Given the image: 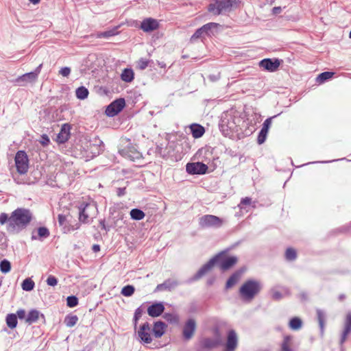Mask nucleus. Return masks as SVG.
Masks as SVG:
<instances>
[{"label":"nucleus","instance_id":"f257e3e1","mask_svg":"<svg viewBox=\"0 0 351 351\" xmlns=\"http://www.w3.org/2000/svg\"><path fill=\"white\" fill-rule=\"evenodd\" d=\"M32 219V215L29 210L19 208L14 210L10 217V227H12V229L17 228L22 230L27 227Z\"/></svg>","mask_w":351,"mask_h":351},{"label":"nucleus","instance_id":"f03ea898","mask_svg":"<svg viewBox=\"0 0 351 351\" xmlns=\"http://www.w3.org/2000/svg\"><path fill=\"white\" fill-rule=\"evenodd\" d=\"M237 121H240L239 118L231 113H223L219 123V128L222 134L224 136H230L234 132H237L239 127Z\"/></svg>","mask_w":351,"mask_h":351},{"label":"nucleus","instance_id":"7ed1b4c3","mask_svg":"<svg viewBox=\"0 0 351 351\" xmlns=\"http://www.w3.org/2000/svg\"><path fill=\"white\" fill-rule=\"evenodd\" d=\"M215 337H205L199 341L198 351H210L222 345L223 340L218 328L214 329Z\"/></svg>","mask_w":351,"mask_h":351},{"label":"nucleus","instance_id":"20e7f679","mask_svg":"<svg viewBox=\"0 0 351 351\" xmlns=\"http://www.w3.org/2000/svg\"><path fill=\"white\" fill-rule=\"evenodd\" d=\"M261 289V283L255 280H247L241 287L239 293L244 300H252Z\"/></svg>","mask_w":351,"mask_h":351},{"label":"nucleus","instance_id":"39448f33","mask_svg":"<svg viewBox=\"0 0 351 351\" xmlns=\"http://www.w3.org/2000/svg\"><path fill=\"white\" fill-rule=\"evenodd\" d=\"M213 258H217L215 265L221 271H225L232 267L238 261L234 256H228L226 251H221L217 254Z\"/></svg>","mask_w":351,"mask_h":351},{"label":"nucleus","instance_id":"423d86ee","mask_svg":"<svg viewBox=\"0 0 351 351\" xmlns=\"http://www.w3.org/2000/svg\"><path fill=\"white\" fill-rule=\"evenodd\" d=\"M236 1L237 0H215L214 3L208 5V10L214 15H219L222 11L231 8Z\"/></svg>","mask_w":351,"mask_h":351},{"label":"nucleus","instance_id":"0eeeda50","mask_svg":"<svg viewBox=\"0 0 351 351\" xmlns=\"http://www.w3.org/2000/svg\"><path fill=\"white\" fill-rule=\"evenodd\" d=\"M43 64H40L34 71L26 73L19 76L15 80V82L19 86H25L28 83L35 82L41 71Z\"/></svg>","mask_w":351,"mask_h":351},{"label":"nucleus","instance_id":"6e6552de","mask_svg":"<svg viewBox=\"0 0 351 351\" xmlns=\"http://www.w3.org/2000/svg\"><path fill=\"white\" fill-rule=\"evenodd\" d=\"M15 165L18 173L25 174L29 168V160L25 151H18L15 156Z\"/></svg>","mask_w":351,"mask_h":351},{"label":"nucleus","instance_id":"1a4fd4ad","mask_svg":"<svg viewBox=\"0 0 351 351\" xmlns=\"http://www.w3.org/2000/svg\"><path fill=\"white\" fill-rule=\"evenodd\" d=\"M77 208L79 210V221L83 223H88L89 222L90 212L97 209L95 204L86 202L80 203Z\"/></svg>","mask_w":351,"mask_h":351},{"label":"nucleus","instance_id":"9d476101","mask_svg":"<svg viewBox=\"0 0 351 351\" xmlns=\"http://www.w3.org/2000/svg\"><path fill=\"white\" fill-rule=\"evenodd\" d=\"M222 224V220L215 215H206L199 219V225L202 228H218Z\"/></svg>","mask_w":351,"mask_h":351},{"label":"nucleus","instance_id":"9b49d317","mask_svg":"<svg viewBox=\"0 0 351 351\" xmlns=\"http://www.w3.org/2000/svg\"><path fill=\"white\" fill-rule=\"evenodd\" d=\"M125 106L124 98H119L111 102L106 109V114L109 117L118 114Z\"/></svg>","mask_w":351,"mask_h":351},{"label":"nucleus","instance_id":"f8f14e48","mask_svg":"<svg viewBox=\"0 0 351 351\" xmlns=\"http://www.w3.org/2000/svg\"><path fill=\"white\" fill-rule=\"evenodd\" d=\"M119 153L122 156L129 158L132 161H135L136 160H138L142 158V154L140 153L136 147L130 143L128 142V145L119 150Z\"/></svg>","mask_w":351,"mask_h":351},{"label":"nucleus","instance_id":"ddd939ff","mask_svg":"<svg viewBox=\"0 0 351 351\" xmlns=\"http://www.w3.org/2000/svg\"><path fill=\"white\" fill-rule=\"evenodd\" d=\"M208 166L202 162H189L186 165V171L190 175H204L208 171Z\"/></svg>","mask_w":351,"mask_h":351},{"label":"nucleus","instance_id":"4468645a","mask_svg":"<svg viewBox=\"0 0 351 351\" xmlns=\"http://www.w3.org/2000/svg\"><path fill=\"white\" fill-rule=\"evenodd\" d=\"M282 62V60L278 58H265L259 62V66L269 72H275Z\"/></svg>","mask_w":351,"mask_h":351},{"label":"nucleus","instance_id":"2eb2a0df","mask_svg":"<svg viewBox=\"0 0 351 351\" xmlns=\"http://www.w3.org/2000/svg\"><path fill=\"white\" fill-rule=\"evenodd\" d=\"M151 331H152V330L148 322H145L140 326L138 331V336L141 342L148 344L152 341Z\"/></svg>","mask_w":351,"mask_h":351},{"label":"nucleus","instance_id":"dca6fc26","mask_svg":"<svg viewBox=\"0 0 351 351\" xmlns=\"http://www.w3.org/2000/svg\"><path fill=\"white\" fill-rule=\"evenodd\" d=\"M196 329V322L193 319H189L184 324L182 330L183 338L185 340L191 339Z\"/></svg>","mask_w":351,"mask_h":351},{"label":"nucleus","instance_id":"f3484780","mask_svg":"<svg viewBox=\"0 0 351 351\" xmlns=\"http://www.w3.org/2000/svg\"><path fill=\"white\" fill-rule=\"evenodd\" d=\"M58 221L59 225L62 226L64 233H69L71 231L76 230L80 227L79 223H75L74 225L69 224L66 216L63 214H59L58 215Z\"/></svg>","mask_w":351,"mask_h":351},{"label":"nucleus","instance_id":"a211bd4d","mask_svg":"<svg viewBox=\"0 0 351 351\" xmlns=\"http://www.w3.org/2000/svg\"><path fill=\"white\" fill-rule=\"evenodd\" d=\"M238 344V338L234 330H230L227 335V341L224 351H234Z\"/></svg>","mask_w":351,"mask_h":351},{"label":"nucleus","instance_id":"6ab92c4d","mask_svg":"<svg viewBox=\"0 0 351 351\" xmlns=\"http://www.w3.org/2000/svg\"><path fill=\"white\" fill-rule=\"evenodd\" d=\"M217 258H212L206 264L202 266V267L197 271V273L193 277V280H197L201 278L206 273H208L214 266H216L215 261Z\"/></svg>","mask_w":351,"mask_h":351},{"label":"nucleus","instance_id":"aec40b11","mask_svg":"<svg viewBox=\"0 0 351 351\" xmlns=\"http://www.w3.org/2000/svg\"><path fill=\"white\" fill-rule=\"evenodd\" d=\"M165 311V306L162 302H156L147 308V313L152 317L161 315Z\"/></svg>","mask_w":351,"mask_h":351},{"label":"nucleus","instance_id":"412c9836","mask_svg":"<svg viewBox=\"0 0 351 351\" xmlns=\"http://www.w3.org/2000/svg\"><path fill=\"white\" fill-rule=\"evenodd\" d=\"M159 27L158 22L156 19L152 18H147L144 19L141 24V29L145 32H150L157 29Z\"/></svg>","mask_w":351,"mask_h":351},{"label":"nucleus","instance_id":"4be33fe9","mask_svg":"<svg viewBox=\"0 0 351 351\" xmlns=\"http://www.w3.org/2000/svg\"><path fill=\"white\" fill-rule=\"evenodd\" d=\"M178 285L177 280L168 278L165 280L162 283L159 284L156 286L154 292L168 291H171L174 289Z\"/></svg>","mask_w":351,"mask_h":351},{"label":"nucleus","instance_id":"5701e85b","mask_svg":"<svg viewBox=\"0 0 351 351\" xmlns=\"http://www.w3.org/2000/svg\"><path fill=\"white\" fill-rule=\"evenodd\" d=\"M70 130L71 125L69 123L63 124L57 136V141L62 144L66 143L70 137Z\"/></svg>","mask_w":351,"mask_h":351},{"label":"nucleus","instance_id":"b1692460","mask_svg":"<svg viewBox=\"0 0 351 351\" xmlns=\"http://www.w3.org/2000/svg\"><path fill=\"white\" fill-rule=\"evenodd\" d=\"M167 325L162 321L155 322L152 329L153 334L156 338L161 337L165 332Z\"/></svg>","mask_w":351,"mask_h":351},{"label":"nucleus","instance_id":"393cba45","mask_svg":"<svg viewBox=\"0 0 351 351\" xmlns=\"http://www.w3.org/2000/svg\"><path fill=\"white\" fill-rule=\"evenodd\" d=\"M351 332V313H348L346 315L345 321L344 330L341 334L340 339V344H343L347 339L348 335Z\"/></svg>","mask_w":351,"mask_h":351},{"label":"nucleus","instance_id":"a878e982","mask_svg":"<svg viewBox=\"0 0 351 351\" xmlns=\"http://www.w3.org/2000/svg\"><path fill=\"white\" fill-rule=\"evenodd\" d=\"M190 130L192 136L195 138H199L202 137L205 133V128L198 123H193L190 125Z\"/></svg>","mask_w":351,"mask_h":351},{"label":"nucleus","instance_id":"bb28decb","mask_svg":"<svg viewBox=\"0 0 351 351\" xmlns=\"http://www.w3.org/2000/svg\"><path fill=\"white\" fill-rule=\"evenodd\" d=\"M219 25L216 23H208L202 26L205 35L209 37L215 35Z\"/></svg>","mask_w":351,"mask_h":351},{"label":"nucleus","instance_id":"cd10ccee","mask_svg":"<svg viewBox=\"0 0 351 351\" xmlns=\"http://www.w3.org/2000/svg\"><path fill=\"white\" fill-rule=\"evenodd\" d=\"M317 317L319 323L321 335H323L324 332L325 319L326 317V313L319 308L316 310Z\"/></svg>","mask_w":351,"mask_h":351},{"label":"nucleus","instance_id":"c85d7f7f","mask_svg":"<svg viewBox=\"0 0 351 351\" xmlns=\"http://www.w3.org/2000/svg\"><path fill=\"white\" fill-rule=\"evenodd\" d=\"M50 234L49 230L46 227H40L38 228V235H32V240H40L43 241L45 239L49 237Z\"/></svg>","mask_w":351,"mask_h":351},{"label":"nucleus","instance_id":"c756f323","mask_svg":"<svg viewBox=\"0 0 351 351\" xmlns=\"http://www.w3.org/2000/svg\"><path fill=\"white\" fill-rule=\"evenodd\" d=\"M280 288L285 293H288L289 290L285 287H275L271 289V298L274 300L278 301L280 300L283 298V294L282 292L278 291L277 288Z\"/></svg>","mask_w":351,"mask_h":351},{"label":"nucleus","instance_id":"7c9ffc66","mask_svg":"<svg viewBox=\"0 0 351 351\" xmlns=\"http://www.w3.org/2000/svg\"><path fill=\"white\" fill-rule=\"evenodd\" d=\"M134 77V73L132 69L125 68L123 70L121 75V79L125 82H131L133 81Z\"/></svg>","mask_w":351,"mask_h":351},{"label":"nucleus","instance_id":"2f4dec72","mask_svg":"<svg viewBox=\"0 0 351 351\" xmlns=\"http://www.w3.org/2000/svg\"><path fill=\"white\" fill-rule=\"evenodd\" d=\"M130 217L133 220L139 221L143 219L145 214V213L140 208H132L130 212Z\"/></svg>","mask_w":351,"mask_h":351},{"label":"nucleus","instance_id":"473e14b6","mask_svg":"<svg viewBox=\"0 0 351 351\" xmlns=\"http://www.w3.org/2000/svg\"><path fill=\"white\" fill-rule=\"evenodd\" d=\"M78 321V317L76 315L68 314L64 319V323L67 327L74 326Z\"/></svg>","mask_w":351,"mask_h":351},{"label":"nucleus","instance_id":"72a5a7b5","mask_svg":"<svg viewBox=\"0 0 351 351\" xmlns=\"http://www.w3.org/2000/svg\"><path fill=\"white\" fill-rule=\"evenodd\" d=\"M40 312L36 309L31 310L27 314L25 322L29 324L36 322L39 317Z\"/></svg>","mask_w":351,"mask_h":351},{"label":"nucleus","instance_id":"f704fd0d","mask_svg":"<svg viewBox=\"0 0 351 351\" xmlns=\"http://www.w3.org/2000/svg\"><path fill=\"white\" fill-rule=\"evenodd\" d=\"M240 277V273L239 271H236L233 273L229 278L227 280L226 284V289H228L233 287L239 280Z\"/></svg>","mask_w":351,"mask_h":351},{"label":"nucleus","instance_id":"c9c22d12","mask_svg":"<svg viewBox=\"0 0 351 351\" xmlns=\"http://www.w3.org/2000/svg\"><path fill=\"white\" fill-rule=\"evenodd\" d=\"M88 94V90L84 86L78 87L75 90L76 97L81 100L86 99Z\"/></svg>","mask_w":351,"mask_h":351},{"label":"nucleus","instance_id":"e433bc0d","mask_svg":"<svg viewBox=\"0 0 351 351\" xmlns=\"http://www.w3.org/2000/svg\"><path fill=\"white\" fill-rule=\"evenodd\" d=\"M6 324L10 328H15L18 324L16 315L14 313L8 314L6 317Z\"/></svg>","mask_w":351,"mask_h":351},{"label":"nucleus","instance_id":"4c0bfd02","mask_svg":"<svg viewBox=\"0 0 351 351\" xmlns=\"http://www.w3.org/2000/svg\"><path fill=\"white\" fill-rule=\"evenodd\" d=\"M334 75L333 72L325 71L319 74L316 78V82L319 84H322L330 79Z\"/></svg>","mask_w":351,"mask_h":351},{"label":"nucleus","instance_id":"58836bf2","mask_svg":"<svg viewBox=\"0 0 351 351\" xmlns=\"http://www.w3.org/2000/svg\"><path fill=\"white\" fill-rule=\"evenodd\" d=\"M302 325V322L300 318L298 317H293L290 319L289 326L291 329L294 330H299Z\"/></svg>","mask_w":351,"mask_h":351},{"label":"nucleus","instance_id":"ea45409f","mask_svg":"<svg viewBox=\"0 0 351 351\" xmlns=\"http://www.w3.org/2000/svg\"><path fill=\"white\" fill-rule=\"evenodd\" d=\"M292 337L290 335H287L284 337L283 341L281 344V350L282 351H293L291 348V341Z\"/></svg>","mask_w":351,"mask_h":351},{"label":"nucleus","instance_id":"a19ab883","mask_svg":"<svg viewBox=\"0 0 351 351\" xmlns=\"http://www.w3.org/2000/svg\"><path fill=\"white\" fill-rule=\"evenodd\" d=\"M34 287V282L29 278H25L21 284V287L23 290L25 291H30L33 290Z\"/></svg>","mask_w":351,"mask_h":351},{"label":"nucleus","instance_id":"79ce46f5","mask_svg":"<svg viewBox=\"0 0 351 351\" xmlns=\"http://www.w3.org/2000/svg\"><path fill=\"white\" fill-rule=\"evenodd\" d=\"M134 287L133 285H128L122 288L121 293L125 297H130L134 294Z\"/></svg>","mask_w":351,"mask_h":351},{"label":"nucleus","instance_id":"37998d69","mask_svg":"<svg viewBox=\"0 0 351 351\" xmlns=\"http://www.w3.org/2000/svg\"><path fill=\"white\" fill-rule=\"evenodd\" d=\"M11 270V263L7 259H3L0 262V271L3 274H7Z\"/></svg>","mask_w":351,"mask_h":351},{"label":"nucleus","instance_id":"c03bdc74","mask_svg":"<svg viewBox=\"0 0 351 351\" xmlns=\"http://www.w3.org/2000/svg\"><path fill=\"white\" fill-rule=\"evenodd\" d=\"M117 28H114L112 29H109L105 32H99L97 34L98 38H108L111 36H115L117 34Z\"/></svg>","mask_w":351,"mask_h":351},{"label":"nucleus","instance_id":"a18cd8bd","mask_svg":"<svg viewBox=\"0 0 351 351\" xmlns=\"http://www.w3.org/2000/svg\"><path fill=\"white\" fill-rule=\"evenodd\" d=\"M164 319L171 324H177L178 322V316L173 313H165L163 315Z\"/></svg>","mask_w":351,"mask_h":351},{"label":"nucleus","instance_id":"49530a36","mask_svg":"<svg viewBox=\"0 0 351 351\" xmlns=\"http://www.w3.org/2000/svg\"><path fill=\"white\" fill-rule=\"evenodd\" d=\"M205 36V33L202 26L201 27L196 29L195 33L191 36L190 41L193 43L197 39L203 38Z\"/></svg>","mask_w":351,"mask_h":351},{"label":"nucleus","instance_id":"de8ad7c7","mask_svg":"<svg viewBox=\"0 0 351 351\" xmlns=\"http://www.w3.org/2000/svg\"><path fill=\"white\" fill-rule=\"evenodd\" d=\"M285 258L287 261H295L297 258L296 251L291 247L287 248L285 252Z\"/></svg>","mask_w":351,"mask_h":351},{"label":"nucleus","instance_id":"09e8293b","mask_svg":"<svg viewBox=\"0 0 351 351\" xmlns=\"http://www.w3.org/2000/svg\"><path fill=\"white\" fill-rule=\"evenodd\" d=\"M78 304V298L75 295H69L66 298V305L70 308L75 307Z\"/></svg>","mask_w":351,"mask_h":351},{"label":"nucleus","instance_id":"8fccbe9b","mask_svg":"<svg viewBox=\"0 0 351 351\" xmlns=\"http://www.w3.org/2000/svg\"><path fill=\"white\" fill-rule=\"evenodd\" d=\"M143 312V309L141 308V306L138 307L135 310L134 315V318H133V322H134V328H136L138 321L139 320V319L142 316Z\"/></svg>","mask_w":351,"mask_h":351},{"label":"nucleus","instance_id":"3c124183","mask_svg":"<svg viewBox=\"0 0 351 351\" xmlns=\"http://www.w3.org/2000/svg\"><path fill=\"white\" fill-rule=\"evenodd\" d=\"M149 60L145 58H141L137 62V67L140 70L145 69L149 65Z\"/></svg>","mask_w":351,"mask_h":351},{"label":"nucleus","instance_id":"603ef678","mask_svg":"<svg viewBox=\"0 0 351 351\" xmlns=\"http://www.w3.org/2000/svg\"><path fill=\"white\" fill-rule=\"evenodd\" d=\"M267 133L268 132L261 130L257 137L258 144L261 145L265 141Z\"/></svg>","mask_w":351,"mask_h":351},{"label":"nucleus","instance_id":"864d4df0","mask_svg":"<svg viewBox=\"0 0 351 351\" xmlns=\"http://www.w3.org/2000/svg\"><path fill=\"white\" fill-rule=\"evenodd\" d=\"M46 282L49 286L55 287L58 285V280L56 276L49 275L47 278Z\"/></svg>","mask_w":351,"mask_h":351},{"label":"nucleus","instance_id":"5fc2aeb1","mask_svg":"<svg viewBox=\"0 0 351 351\" xmlns=\"http://www.w3.org/2000/svg\"><path fill=\"white\" fill-rule=\"evenodd\" d=\"M252 202L251 197H245L241 199V202L239 204V207L240 208V209H243L245 208V206L251 205Z\"/></svg>","mask_w":351,"mask_h":351},{"label":"nucleus","instance_id":"6e6d98bb","mask_svg":"<svg viewBox=\"0 0 351 351\" xmlns=\"http://www.w3.org/2000/svg\"><path fill=\"white\" fill-rule=\"evenodd\" d=\"M276 117V116H274V117L266 119L265 120V121L263 122V126H262L261 130L268 132L269 129V128L271 126V120H272L273 118H274Z\"/></svg>","mask_w":351,"mask_h":351},{"label":"nucleus","instance_id":"4d7b16f0","mask_svg":"<svg viewBox=\"0 0 351 351\" xmlns=\"http://www.w3.org/2000/svg\"><path fill=\"white\" fill-rule=\"evenodd\" d=\"M10 217H8V214L5 213H2L0 215V223L1 224H5L6 222L8 223V229L12 228V227H10Z\"/></svg>","mask_w":351,"mask_h":351},{"label":"nucleus","instance_id":"13d9d810","mask_svg":"<svg viewBox=\"0 0 351 351\" xmlns=\"http://www.w3.org/2000/svg\"><path fill=\"white\" fill-rule=\"evenodd\" d=\"M50 143V139L47 134H43L40 137V143L45 147L47 146Z\"/></svg>","mask_w":351,"mask_h":351},{"label":"nucleus","instance_id":"bf43d9fd","mask_svg":"<svg viewBox=\"0 0 351 351\" xmlns=\"http://www.w3.org/2000/svg\"><path fill=\"white\" fill-rule=\"evenodd\" d=\"M59 73L63 77H68L71 73V69L68 66L62 67L60 70Z\"/></svg>","mask_w":351,"mask_h":351},{"label":"nucleus","instance_id":"052dcab7","mask_svg":"<svg viewBox=\"0 0 351 351\" xmlns=\"http://www.w3.org/2000/svg\"><path fill=\"white\" fill-rule=\"evenodd\" d=\"M17 318L20 319H23L25 318V311L24 309H19L16 311V314H15Z\"/></svg>","mask_w":351,"mask_h":351},{"label":"nucleus","instance_id":"680f3d73","mask_svg":"<svg viewBox=\"0 0 351 351\" xmlns=\"http://www.w3.org/2000/svg\"><path fill=\"white\" fill-rule=\"evenodd\" d=\"M126 188L125 187H119L117 189V195L118 197H123L126 193Z\"/></svg>","mask_w":351,"mask_h":351},{"label":"nucleus","instance_id":"e2e57ef3","mask_svg":"<svg viewBox=\"0 0 351 351\" xmlns=\"http://www.w3.org/2000/svg\"><path fill=\"white\" fill-rule=\"evenodd\" d=\"M99 224L101 227V228L106 231H109L110 229V226H106V224H105V220L104 219H101L99 221Z\"/></svg>","mask_w":351,"mask_h":351},{"label":"nucleus","instance_id":"0e129e2a","mask_svg":"<svg viewBox=\"0 0 351 351\" xmlns=\"http://www.w3.org/2000/svg\"><path fill=\"white\" fill-rule=\"evenodd\" d=\"M282 12V8L280 6H276V7H274L272 8V14H280V12Z\"/></svg>","mask_w":351,"mask_h":351},{"label":"nucleus","instance_id":"69168bd1","mask_svg":"<svg viewBox=\"0 0 351 351\" xmlns=\"http://www.w3.org/2000/svg\"><path fill=\"white\" fill-rule=\"evenodd\" d=\"M92 250L94 252H98L100 251V245L98 244H94L92 247Z\"/></svg>","mask_w":351,"mask_h":351},{"label":"nucleus","instance_id":"338daca9","mask_svg":"<svg viewBox=\"0 0 351 351\" xmlns=\"http://www.w3.org/2000/svg\"><path fill=\"white\" fill-rule=\"evenodd\" d=\"M348 230H349L348 226H343V227L339 228L337 230H339V232H345L348 231Z\"/></svg>","mask_w":351,"mask_h":351},{"label":"nucleus","instance_id":"774afa93","mask_svg":"<svg viewBox=\"0 0 351 351\" xmlns=\"http://www.w3.org/2000/svg\"><path fill=\"white\" fill-rule=\"evenodd\" d=\"M158 65L160 67V68H163V69H165L166 68V64L164 62H159L158 61Z\"/></svg>","mask_w":351,"mask_h":351}]
</instances>
